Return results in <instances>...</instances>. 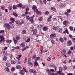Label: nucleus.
<instances>
[{
    "instance_id": "cd10ccee",
    "label": "nucleus",
    "mask_w": 75,
    "mask_h": 75,
    "mask_svg": "<svg viewBox=\"0 0 75 75\" xmlns=\"http://www.w3.org/2000/svg\"><path fill=\"white\" fill-rule=\"evenodd\" d=\"M69 29L71 31H72V30H74V28H73V27L72 26H70L69 27Z\"/></svg>"
},
{
    "instance_id": "473e14b6",
    "label": "nucleus",
    "mask_w": 75,
    "mask_h": 75,
    "mask_svg": "<svg viewBox=\"0 0 75 75\" xmlns=\"http://www.w3.org/2000/svg\"><path fill=\"white\" fill-rule=\"evenodd\" d=\"M63 51V55H64L65 54V52H66V51L65 50L63 49L62 50Z\"/></svg>"
},
{
    "instance_id": "58836bf2",
    "label": "nucleus",
    "mask_w": 75,
    "mask_h": 75,
    "mask_svg": "<svg viewBox=\"0 0 75 75\" xmlns=\"http://www.w3.org/2000/svg\"><path fill=\"white\" fill-rule=\"evenodd\" d=\"M11 64H12L14 65V64H16V62H15V61H11Z\"/></svg>"
},
{
    "instance_id": "2eb2a0df",
    "label": "nucleus",
    "mask_w": 75,
    "mask_h": 75,
    "mask_svg": "<svg viewBox=\"0 0 75 75\" xmlns=\"http://www.w3.org/2000/svg\"><path fill=\"white\" fill-rule=\"evenodd\" d=\"M20 73L22 75H24V71L22 70H21L20 71Z\"/></svg>"
},
{
    "instance_id": "4d7b16f0",
    "label": "nucleus",
    "mask_w": 75,
    "mask_h": 75,
    "mask_svg": "<svg viewBox=\"0 0 75 75\" xmlns=\"http://www.w3.org/2000/svg\"><path fill=\"white\" fill-rule=\"evenodd\" d=\"M65 14L67 16H69V14H68V13L67 12L65 13Z\"/></svg>"
},
{
    "instance_id": "aec40b11",
    "label": "nucleus",
    "mask_w": 75,
    "mask_h": 75,
    "mask_svg": "<svg viewBox=\"0 0 75 75\" xmlns=\"http://www.w3.org/2000/svg\"><path fill=\"white\" fill-rule=\"evenodd\" d=\"M18 7H21L23 6V5L21 4H19L17 5Z\"/></svg>"
},
{
    "instance_id": "6e6d98bb",
    "label": "nucleus",
    "mask_w": 75,
    "mask_h": 75,
    "mask_svg": "<svg viewBox=\"0 0 75 75\" xmlns=\"http://www.w3.org/2000/svg\"><path fill=\"white\" fill-rule=\"evenodd\" d=\"M4 32V31L2 30H0V33L1 34V33H3Z\"/></svg>"
},
{
    "instance_id": "39448f33",
    "label": "nucleus",
    "mask_w": 75,
    "mask_h": 75,
    "mask_svg": "<svg viewBox=\"0 0 75 75\" xmlns=\"http://www.w3.org/2000/svg\"><path fill=\"white\" fill-rule=\"evenodd\" d=\"M29 71L30 72H31V73H33V74H35L37 72V71H35V70L34 69H30L29 70Z\"/></svg>"
},
{
    "instance_id": "79ce46f5",
    "label": "nucleus",
    "mask_w": 75,
    "mask_h": 75,
    "mask_svg": "<svg viewBox=\"0 0 75 75\" xmlns=\"http://www.w3.org/2000/svg\"><path fill=\"white\" fill-rule=\"evenodd\" d=\"M51 59V58L50 57H49L47 58V60L48 61H50Z\"/></svg>"
},
{
    "instance_id": "72a5a7b5",
    "label": "nucleus",
    "mask_w": 75,
    "mask_h": 75,
    "mask_svg": "<svg viewBox=\"0 0 75 75\" xmlns=\"http://www.w3.org/2000/svg\"><path fill=\"white\" fill-rule=\"evenodd\" d=\"M7 60V57L4 56L3 57V61H6Z\"/></svg>"
},
{
    "instance_id": "a878e982",
    "label": "nucleus",
    "mask_w": 75,
    "mask_h": 75,
    "mask_svg": "<svg viewBox=\"0 0 75 75\" xmlns=\"http://www.w3.org/2000/svg\"><path fill=\"white\" fill-rule=\"evenodd\" d=\"M16 39L17 40H20V39H21V38H20V36H17L16 37Z\"/></svg>"
},
{
    "instance_id": "e2e57ef3",
    "label": "nucleus",
    "mask_w": 75,
    "mask_h": 75,
    "mask_svg": "<svg viewBox=\"0 0 75 75\" xmlns=\"http://www.w3.org/2000/svg\"><path fill=\"white\" fill-rule=\"evenodd\" d=\"M7 47H5L4 48V50H7Z\"/></svg>"
},
{
    "instance_id": "13d9d810",
    "label": "nucleus",
    "mask_w": 75,
    "mask_h": 75,
    "mask_svg": "<svg viewBox=\"0 0 75 75\" xmlns=\"http://www.w3.org/2000/svg\"><path fill=\"white\" fill-rule=\"evenodd\" d=\"M30 61H31V58H29L28 59V63H30Z\"/></svg>"
},
{
    "instance_id": "09e8293b",
    "label": "nucleus",
    "mask_w": 75,
    "mask_h": 75,
    "mask_svg": "<svg viewBox=\"0 0 75 75\" xmlns=\"http://www.w3.org/2000/svg\"><path fill=\"white\" fill-rule=\"evenodd\" d=\"M27 62V57H25V59L23 61V62L24 63H25Z\"/></svg>"
},
{
    "instance_id": "f257e3e1",
    "label": "nucleus",
    "mask_w": 75,
    "mask_h": 75,
    "mask_svg": "<svg viewBox=\"0 0 75 75\" xmlns=\"http://www.w3.org/2000/svg\"><path fill=\"white\" fill-rule=\"evenodd\" d=\"M4 27H6L7 28L8 30H10V28H14V26L13 24H11V26H10L9 24L7 23H5L4 25Z\"/></svg>"
},
{
    "instance_id": "c85d7f7f",
    "label": "nucleus",
    "mask_w": 75,
    "mask_h": 75,
    "mask_svg": "<svg viewBox=\"0 0 75 75\" xmlns=\"http://www.w3.org/2000/svg\"><path fill=\"white\" fill-rule=\"evenodd\" d=\"M51 10H52L53 11H54L55 12H56V9H55V8L54 7H52L51 8Z\"/></svg>"
},
{
    "instance_id": "e433bc0d",
    "label": "nucleus",
    "mask_w": 75,
    "mask_h": 75,
    "mask_svg": "<svg viewBox=\"0 0 75 75\" xmlns=\"http://www.w3.org/2000/svg\"><path fill=\"white\" fill-rule=\"evenodd\" d=\"M13 41L15 44H17V41L16 40L15 38H13Z\"/></svg>"
},
{
    "instance_id": "603ef678",
    "label": "nucleus",
    "mask_w": 75,
    "mask_h": 75,
    "mask_svg": "<svg viewBox=\"0 0 75 75\" xmlns=\"http://www.w3.org/2000/svg\"><path fill=\"white\" fill-rule=\"evenodd\" d=\"M36 58V55H33V56L32 57L33 59H35V58Z\"/></svg>"
},
{
    "instance_id": "de8ad7c7",
    "label": "nucleus",
    "mask_w": 75,
    "mask_h": 75,
    "mask_svg": "<svg viewBox=\"0 0 75 75\" xmlns=\"http://www.w3.org/2000/svg\"><path fill=\"white\" fill-rule=\"evenodd\" d=\"M28 64L29 65H30V67H32V66L33 65V64L31 62L29 63Z\"/></svg>"
},
{
    "instance_id": "a18cd8bd",
    "label": "nucleus",
    "mask_w": 75,
    "mask_h": 75,
    "mask_svg": "<svg viewBox=\"0 0 75 75\" xmlns=\"http://www.w3.org/2000/svg\"><path fill=\"white\" fill-rule=\"evenodd\" d=\"M1 8L2 10H5V7H4V6H1Z\"/></svg>"
},
{
    "instance_id": "4c0bfd02",
    "label": "nucleus",
    "mask_w": 75,
    "mask_h": 75,
    "mask_svg": "<svg viewBox=\"0 0 75 75\" xmlns=\"http://www.w3.org/2000/svg\"><path fill=\"white\" fill-rule=\"evenodd\" d=\"M13 8L14 10L16 9V8H17V6L13 5Z\"/></svg>"
},
{
    "instance_id": "bf43d9fd",
    "label": "nucleus",
    "mask_w": 75,
    "mask_h": 75,
    "mask_svg": "<svg viewBox=\"0 0 75 75\" xmlns=\"http://www.w3.org/2000/svg\"><path fill=\"white\" fill-rule=\"evenodd\" d=\"M50 72H55V71L54 69H50Z\"/></svg>"
},
{
    "instance_id": "f03ea898",
    "label": "nucleus",
    "mask_w": 75,
    "mask_h": 75,
    "mask_svg": "<svg viewBox=\"0 0 75 75\" xmlns=\"http://www.w3.org/2000/svg\"><path fill=\"white\" fill-rule=\"evenodd\" d=\"M26 19L27 20H30V21L31 22V23H33L34 22V20L33 19V17H31L30 18L29 16H26Z\"/></svg>"
},
{
    "instance_id": "f704fd0d",
    "label": "nucleus",
    "mask_w": 75,
    "mask_h": 75,
    "mask_svg": "<svg viewBox=\"0 0 75 75\" xmlns=\"http://www.w3.org/2000/svg\"><path fill=\"white\" fill-rule=\"evenodd\" d=\"M13 15L15 16V17H17L18 16V15L15 12L13 13Z\"/></svg>"
},
{
    "instance_id": "2f4dec72",
    "label": "nucleus",
    "mask_w": 75,
    "mask_h": 75,
    "mask_svg": "<svg viewBox=\"0 0 75 75\" xmlns=\"http://www.w3.org/2000/svg\"><path fill=\"white\" fill-rule=\"evenodd\" d=\"M38 20L40 21H42V18L41 17H40L39 18Z\"/></svg>"
},
{
    "instance_id": "052dcab7",
    "label": "nucleus",
    "mask_w": 75,
    "mask_h": 75,
    "mask_svg": "<svg viewBox=\"0 0 75 75\" xmlns=\"http://www.w3.org/2000/svg\"><path fill=\"white\" fill-rule=\"evenodd\" d=\"M15 70V69L14 67H12L11 68V71H14Z\"/></svg>"
},
{
    "instance_id": "b1692460",
    "label": "nucleus",
    "mask_w": 75,
    "mask_h": 75,
    "mask_svg": "<svg viewBox=\"0 0 75 75\" xmlns=\"http://www.w3.org/2000/svg\"><path fill=\"white\" fill-rule=\"evenodd\" d=\"M62 29L61 28H59L58 29V32H59V33H62Z\"/></svg>"
},
{
    "instance_id": "a19ab883",
    "label": "nucleus",
    "mask_w": 75,
    "mask_h": 75,
    "mask_svg": "<svg viewBox=\"0 0 75 75\" xmlns=\"http://www.w3.org/2000/svg\"><path fill=\"white\" fill-rule=\"evenodd\" d=\"M58 17H59V18H60V19H61V21H63V18H62V17L60 16H58Z\"/></svg>"
},
{
    "instance_id": "ea45409f",
    "label": "nucleus",
    "mask_w": 75,
    "mask_h": 75,
    "mask_svg": "<svg viewBox=\"0 0 75 75\" xmlns=\"http://www.w3.org/2000/svg\"><path fill=\"white\" fill-rule=\"evenodd\" d=\"M13 48H14V49H20V46H17V47H14Z\"/></svg>"
},
{
    "instance_id": "bb28decb",
    "label": "nucleus",
    "mask_w": 75,
    "mask_h": 75,
    "mask_svg": "<svg viewBox=\"0 0 75 75\" xmlns=\"http://www.w3.org/2000/svg\"><path fill=\"white\" fill-rule=\"evenodd\" d=\"M25 41L26 42H29L30 41V38H28Z\"/></svg>"
},
{
    "instance_id": "c03bdc74",
    "label": "nucleus",
    "mask_w": 75,
    "mask_h": 75,
    "mask_svg": "<svg viewBox=\"0 0 75 75\" xmlns=\"http://www.w3.org/2000/svg\"><path fill=\"white\" fill-rule=\"evenodd\" d=\"M45 15H46V16H47L48 14H49V12L47 11L45 13Z\"/></svg>"
},
{
    "instance_id": "f8f14e48",
    "label": "nucleus",
    "mask_w": 75,
    "mask_h": 75,
    "mask_svg": "<svg viewBox=\"0 0 75 75\" xmlns=\"http://www.w3.org/2000/svg\"><path fill=\"white\" fill-rule=\"evenodd\" d=\"M37 29L34 30L33 31V35H36V34H37Z\"/></svg>"
},
{
    "instance_id": "774afa93",
    "label": "nucleus",
    "mask_w": 75,
    "mask_h": 75,
    "mask_svg": "<svg viewBox=\"0 0 75 75\" xmlns=\"http://www.w3.org/2000/svg\"><path fill=\"white\" fill-rule=\"evenodd\" d=\"M73 41L74 42H75V38H73Z\"/></svg>"
},
{
    "instance_id": "f3484780",
    "label": "nucleus",
    "mask_w": 75,
    "mask_h": 75,
    "mask_svg": "<svg viewBox=\"0 0 75 75\" xmlns=\"http://www.w3.org/2000/svg\"><path fill=\"white\" fill-rule=\"evenodd\" d=\"M32 9H33V10H34V11L35 10H37V9H37V6H36L35 5H33L32 7Z\"/></svg>"
},
{
    "instance_id": "0eeeda50",
    "label": "nucleus",
    "mask_w": 75,
    "mask_h": 75,
    "mask_svg": "<svg viewBox=\"0 0 75 75\" xmlns=\"http://www.w3.org/2000/svg\"><path fill=\"white\" fill-rule=\"evenodd\" d=\"M64 25H68L69 24V22L68 21H65L63 22Z\"/></svg>"
},
{
    "instance_id": "412c9836",
    "label": "nucleus",
    "mask_w": 75,
    "mask_h": 75,
    "mask_svg": "<svg viewBox=\"0 0 75 75\" xmlns=\"http://www.w3.org/2000/svg\"><path fill=\"white\" fill-rule=\"evenodd\" d=\"M6 42H7L8 43H10V42H12V41L9 40H6Z\"/></svg>"
},
{
    "instance_id": "393cba45",
    "label": "nucleus",
    "mask_w": 75,
    "mask_h": 75,
    "mask_svg": "<svg viewBox=\"0 0 75 75\" xmlns=\"http://www.w3.org/2000/svg\"><path fill=\"white\" fill-rule=\"evenodd\" d=\"M29 48L28 46H26V47L24 48L22 50V51H25V50L27 48Z\"/></svg>"
},
{
    "instance_id": "3c124183",
    "label": "nucleus",
    "mask_w": 75,
    "mask_h": 75,
    "mask_svg": "<svg viewBox=\"0 0 75 75\" xmlns=\"http://www.w3.org/2000/svg\"><path fill=\"white\" fill-rule=\"evenodd\" d=\"M47 21H48L49 22H50L51 21V19H50L48 18L47 19Z\"/></svg>"
},
{
    "instance_id": "423d86ee",
    "label": "nucleus",
    "mask_w": 75,
    "mask_h": 75,
    "mask_svg": "<svg viewBox=\"0 0 75 75\" xmlns=\"http://www.w3.org/2000/svg\"><path fill=\"white\" fill-rule=\"evenodd\" d=\"M67 46H71L72 45V42L71 40H69L67 42Z\"/></svg>"
},
{
    "instance_id": "9b49d317",
    "label": "nucleus",
    "mask_w": 75,
    "mask_h": 75,
    "mask_svg": "<svg viewBox=\"0 0 75 75\" xmlns=\"http://www.w3.org/2000/svg\"><path fill=\"white\" fill-rule=\"evenodd\" d=\"M20 45L21 47H22V48H24V47H25V43H22L20 44Z\"/></svg>"
},
{
    "instance_id": "20e7f679",
    "label": "nucleus",
    "mask_w": 75,
    "mask_h": 75,
    "mask_svg": "<svg viewBox=\"0 0 75 75\" xmlns=\"http://www.w3.org/2000/svg\"><path fill=\"white\" fill-rule=\"evenodd\" d=\"M0 39H1L0 40V42H2V41H4L5 38H4V37L3 35H0Z\"/></svg>"
},
{
    "instance_id": "6e6552de",
    "label": "nucleus",
    "mask_w": 75,
    "mask_h": 75,
    "mask_svg": "<svg viewBox=\"0 0 75 75\" xmlns=\"http://www.w3.org/2000/svg\"><path fill=\"white\" fill-rule=\"evenodd\" d=\"M46 71L49 75H51L52 73H51V72L50 71V70L47 69H46Z\"/></svg>"
},
{
    "instance_id": "864d4df0",
    "label": "nucleus",
    "mask_w": 75,
    "mask_h": 75,
    "mask_svg": "<svg viewBox=\"0 0 75 75\" xmlns=\"http://www.w3.org/2000/svg\"><path fill=\"white\" fill-rule=\"evenodd\" d=\"M51 75H58V74L57 73L54 74V73H52V74H51Z\"/></svg>"
},
{
    "instance_id": "69168bd1",
    "label": "nucleus",
    "mask_w": 75,
    "mask_h": 75,
    "mask_svg": "<svg viewBox=\"0 0 75 75\" xmlns=\"http://www.w3.org/2000/svg\"><path fill=\"white\" fill-rule=\"evenodd\" d=\"M25 10L26 11H29V8H26Z\"/></svg>"
},
{
    "instance_id": "37998d69",
    "label": "nucleus",
    "mask_w": 75,
    "mask_h": 75,
    "mask_svg": "<svg viewBox=\"0 0 75 75\" xmlns=\"http://www.w3.org/2000/svg\"><path fill=\"white\" fill-rule=\"evenodd\" d=\"M6 66L7 67H10V64L9 63H6Z\"/></svg>"
},
{
    "instance_id": "49530a36",
    "label": "nucleus",
    "mask_w": 75,
    "mask_h": 75,
    "mask_svg": "<svg viewBox=\"0 0 75 75\" xmlns=\"http://www.w3.org/2000/svg\"><path fill=\"white\" fill-rule=\"evenodd\" d=\"M51 42L52 43V44H55V42L54 40H52L51 41Z\"/></svg>"
},
{
    "instance_id": "5701e85b",
    "label": "nucleus",
    "mask_w": 75,
    "mask_h": 75,
    "mask_svg": "<svg viewBox=\"0 0 75 75\" xmlns=\"http://www.w3.org/2000/svg\"><path fill=\"white\" fill-rule=\"evenodd\" d=\"M40 59V57H37L36 59H35V61H38V60H39Z\"/></svg>"
},
{
    "instance_id": "8fccbe9b",
    "label": "nucleus",
    "mask_w": 75,
    "mask_h": 75,
    "mask_svg": "<svg viewBox=\"0 0 75 75\" xmlns=\"http://www.w3.org/2000/svg\"><path fill=\"white\" fill-rule=\"evenodd\" d=\"M68 68H67V66H64V70H66V69H67Z\"/></svg>"
},
{
    "instance_id": "0e129e2a",
    "label": "nucleus",
    "mask_w": 75,
    "mask_h": 75,
    "mask_svg": "<svg viewBox=\"0 0 75 75\" xmlns=\"http://www.w3.org/2000/svg\"><path fill=\"white\" fill-rule=\"evenodd\" d=\"M49 18L50 19H51V18H52V16L51 15H50L49 16Z\"/></svg>"
},
{
    "instance_id": "338daca9",
    "label": "nucleus",
    "mask_w": 75,
    "mask_h": 75,
    "mask_svg": "<svg viewBox=\"0 0 75 75\" xmlns=\"http://www.w3.org/2000/svg\"><path fill=\"white\" fill-rule=\"evenodd\" d=\"M25 14L26 15V14H29V13H28V11H26Z\"/></svg>"
},
{
    "instance_id": "5fc2aeb1",
    "label": "nucleus",
    "mask_w": 75,
    "mask_h": 75,
    "mask_svg": "<svg viewBox=\"0 0 75 75\" xmlns=\"http://www.w3.org/2000/svg\"><path fill=\"white\" fill-rule=\"evenodd\" d=\"M65 32H66L67 34H69V32H68V30L67 29L65 30Z\"/></svg>"
},
{
    "instance_id": "6ab92c4d",
    "label": "nucleus",
    "mask_w": 75,
    "mask_h": 75,
    "mask_svg": "<svg viewBox=\"0 0 75 75\" xmlns=\"http://www.w3.org/2000/svg\"><path fill=\"white\" fill-rule=\"evenodd\" d=\"M43 30L44 31H47L48 30V28L47 27H44L43 28Z\"/></svg>"
},
{
    "instance_id": "4468645a",
    "label": "nucleus",
    "mask_w": 75,
    "mask_h": 75,
    "mask_svg": "<svg viewBox=\"0 0 75 75\" xmlns=\"http://www.w3.org/2000/svg\"><path fill=\"white\" fill-rule=\"evenodd\" d=\"M34 64V66H36V67H37V66H38V62H37V61L36 60H35Z\"/></svg>"
},
{
    "instance_id": "ddd939ff",
    "label": "nucleus",
    "mask_w": 75,
    "mask_h": 75,
    "mask_svg": "<svg viewBox=\"0 0 75 75\" xmlns=\"http://www.w3.org/2000/svg\"><path fill=\"white\" fill-rule=\"evenodd\" d=\"M59 40L62 42H64V38H60Z\"/></svg>"
},
{
    "instance_id": "9d476101",
    "label": "nucleus",
    "mask_w": 75,
    "mask_h": 75,
    "mask_svg": "<svg viewBox=\"0 0 75 75\" xmlns=\"http://www.w3.org/2000/svg\"><path fill=\"white\" fill-rule=\"evenodd\" d=\"M22 56V55H21V54H20L18 55V57H16V59H17L18 60L20 61V60L21 59L20 58H21V57Z\"/></svg>"
},
{
    "instance_id": "dca6fc26",
    "label": "nucleus",
    "mask_w": 75,
    "mask_h": 75,
    "mask_svg": "<svg viewBox=\"0 0 75 75\" xmlns=\"http://www.w3.org/2000/svg\"><path fill=\"white\" fill-rule=\"evenodd\" d=\"M16 68L17 69H21L22 68L21 67L20 65H17L16 66Z\"/></svg>"
},
{
    "instance_id": "c9c22d12",
    "label": "nucleus",
    "mask_w": 75,
    "mask_h": 75,
    "mask_svg": "<svg viewBox=\"0 0 75 75\" xmlns=\"http://www.w3.org/2000/svg\"><path fill=\"white\" fill-rule=\"evenodd\" d=\"M22 33L23 34H26V31L25 30H23L22 31Z\"/></svg>"
},
{
    "instance_id": "1a4fd4ad",
    "label": "nucleus",
    "mask_w": 75,
    "mask_h": 75,
    "mask_svg": "<svg viewBox=\"0 0 75 75\" xmlns=\"http://www.w3.org/2000/svg\"><path fill=\"white\" fill-rule=\"evenodd\" d=\"M50 37L51 38H55L57 37V35L55 33H53L50 35Z\"/></svg>"
},
{
    "instance_id": "7c9ffc66",
    "label": "nucleus",
    "mask_w": 75,
    "mask_h": 75,
    "mask_svg": "<svg viewBox=\"0 0 75 75\" xmlns=\"http://www.w3.org/2000/svg\"><path fill=\"white\" fill-rule=\"evenodd\" d=\"M63 68L62 67H61L59 68V71H58V72H59L60 73V72H62V70Z\"/></svg>"
},
{
    "instance_id": "a211bd4d",
    "label": "nucleus",
    "mask_w": 75,
    "mask_h": 75,
    "mask_svg": "<svg viewBox=\"0 0 75 75\" xmlns=\"http://www.w3.org/2000/svg\"><path fill=\"white\" fill-rule=\"evenodd\" d=\"M5 71H7V72H9L10 71V69L8 67H6L5 68Z\"/></svg>"
},
{
    "instance_id": "7ed1b4c3",
    "label": "nucleus",
    "mask_w": 75,
    "mask_h": 75,
    "mask_svg": "<svg viewBox=\"0 0 75 75\" xmlns=\"http://www.w3.org/2000/svg\"><path fill=\"white\" fill-rule=\"evenodd\" d=\"M34 12L36 13V14H38V15H41V14H42V12L40 11H38L37 9L35 10Z\"/></svg>"
},
{
    "instance_id": "4be33fe9",
    "label": "nucleus",
    "mask_w": 75,
    "mask_h": 75,
    "mask_svg": "<svg viewBox=\"0 0 75 75\" xmlns=\"http://www.w3.org/2000/svg\"><path fill=\"white\" fill-rule=\"evenodd\" d=\"M57 73L59 75H65V74H64V73H61V72H57Z\"/></svg>"
},
{
    "instance_id": "c756f323",
    "label": "nucleus",
    "mask_w": 75,
    "mask_h": 75,
    "mask_svg": "<svg viewBox=\"0 0 75 75\" xmlns=\"http://www.w3.org/2000/svg\"><path fill=\"white\" fill-rule=\"evenodd\" d=\"M10 20L12 22V23H14V22L15 21L14 19L12 18L10 19Z\"/></svg>"
},
{
    "instance_id": "680f3d73",
    "label": "nucleus",
    "mask_w": 75,
    "mask_h": 75,
    "mask_svg": "<svg viewBox=\"0 0 75 75\" xmlns=\"http://www.w3.org/2000/svg\"><path fill=\"white\" fill-rule=\"evenodd\" d=\"M73 74L72 73H68L67 75H72Z\"/></svg>"
}]
</instances>
